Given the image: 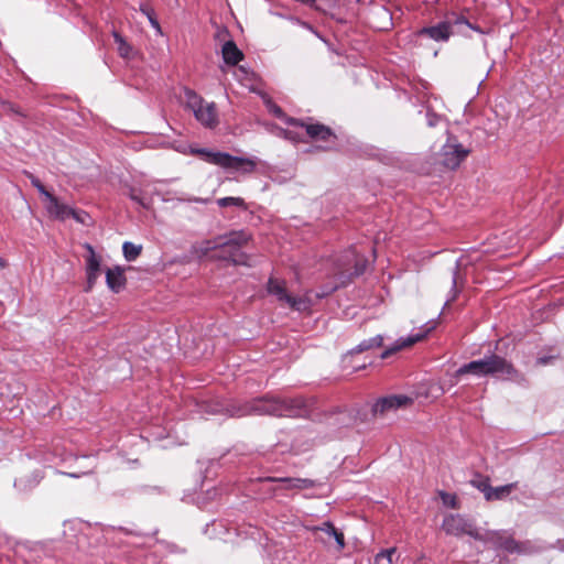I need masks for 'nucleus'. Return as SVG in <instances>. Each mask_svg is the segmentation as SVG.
Returning <instances> with one entry per match:
<instances>
[{
	"label": "nucleus",
	"instance_id": "1",
	"mask_svg": "<svg viewBox=\"0 0 564 564\" xmlns=\"http://www.w3.org/2000/svg\"><path fill=\"white\" fill-rule=\"evenodd\" d=\"M230 416H245L250 414L274 415L288 417H304L310 414L311 408L302 397L295 398H261L241 405L225 409Z\"/></svg>",
	"mask_w": 564,
	"mask_h": 564
},
{
	"label": "nucleus",
	"instance_id": "2",
	"mask_svg": "<svg viewBox=\"0 0 564 564\" xmlns=\"http://www.w3.org/2000/svg\"><path fill=\"white\" fill-rule=\"evenodd\" d=\"M250 239V235L243 230L232 231L228 235L218 236L212 240H206L202 247V253L207 254L210 251L218 252L214 256L217 259L229 261L236 265L248 264V257L241 251V247Z\"/></svg>",
	"mask_w": 564,
	"mask_h": 564
},
{
	"label": "nucleus",
	"instance_id": "3",
	"mask_svg": "<svg viewBox=\"0 0 564 564\" xmlns=\"http://www.w3.org/2000/svg\"><path fill=\"white\" fill-rule=\"evenodd\" d=\"M367 263V259L358 256L355 250L346 251L341 259L338 260L337 270L334 273L335 282L326 291L317 294V296L323 297L339 286L345 285L350 278L364 274Z\"/></svg>",
	"mask_w": 564,
	"mask_h": 564
},
{
	"label": "nucleus",
	"instance_id": "4",
	"mask_svg": "<svg viewBox=\"0 0 564 564\" xmlns=\"http://www.w3.org/2000/svg\"><path fill=\"white\" fill-rule=\"evenodd\" d=\"M185 107L189 109L195 119L205 128L214 129L218 126V112L214 102H206L194 90H184Z\"/></svg>",
	"mask_w": 564,
	"mask_h": 564
},
{
	"label": "nucleus",
	"instance_id": "5",
	"mask_svg": "<svg viewBox=\"0 0 564 564\" xmlns=\"http://www.w3.org/2000/svg\"><path fill=\"white\" fill-rule=\"evenodd\" d=\"M195 153L204 158V160L210 164L240 171L245 174L252 173L257 166V162L253 159L234 156L226 152H213L207 149H198Z\"/></svg>",
	"mask_w": 564,
	"mask_h": 564
},
{
	"label": "nucleus",
	"instance_id": "6",
	"mask_svg": "<svg viewBox=\"0 0 564 564\" xmlns=\"http://www.w3.org/2000/svg\"><path fill=\"white\" fill-rule=\"evenodd\" d=\"M442 529L448 535L462 536L469 535L475 540H482L484 534H480L475 523L462 514H448L444 518Z\"/></svg>",
	"mask_w": 564,
	"mask_h": 564
},
{
	"label": "nucleus",
	"instance_id": "7",
	"mask_svg": "<svg viewBox=\"0 0 564 564\" xmlns=\"http://www.w3.org/2000/svg\"><path fill=\"white\" fill-rule=\"evenodd\" d=\"M481 541L491 544L496 550H502L510 554H523L529 552L528 542L522 543L516 541L512 534L507 531H490L484 535Z\"/></svg>",
	"mask_w": 564,
	"mask_h": 564
},
{
	"label": "nucleus",
	"instance_id": "8",
	"mask_svg": "<svg viewBox=\"0 0 564 564\" xmlns=\"http://www.w3.org/2000/svg\"><path fill=\"white\" fill-rule=\"evenodd\" d=\"M468 154V149L464 148L456 138L449 137L440 151L438 162L448 170H455Z\"/></svg>",
	"mask_w": 564,
	"mask_h": 564
},
{
	"label": "nucleus",
	"instance_id": "9",
	"mask_svg": "<svg viewBox=\"0 0 564 564\" xmlns=\"http://www.w3.org/2000/svg\"><path fill=\"white\" fill-rule=\"evenodd\" d=\"M268 292L276 296L280 302H284L291 308L299 312L307 311L312 305L307 296L296 297L288 294L284 283L273 278L269 279Z\"/></svg>",
	"mask_w": 564,
	"mask_h": 564
},
{
	"label": "nucleus",
	"instance_id": "10",
	"mask_svg": "<svg viewBox=\"0 0 564 564\" xmlns=\"http://www.w3.org/2000/svg\"><path fill=\"white\" fill-rule=\"evenodd\" d=\"M488 376H495L508 380H517L520 377L518 370L506 358L491 354L485 357Z\"/></svg>",
	"mask_w": 564,
	"mask_h": 564
},
{
	"label": "nucleus",
	"instance_id": "11",
	"mask_svg": "<svg viewBox=\"0 0 564 564\" xmlns=\"http://www.w3.org/2000/svg\"><path fill=\"white\" fill-rule=\"evenodd\" d=\"M315 539L324 544H328L332 539L335 540L338 550L345 547V538L343 532L338 531L330 521H325L321 525L308 528Z\"/></svg>",
	"mask_w": 564,
	"mask_h": 564
},
{
	"label": "nucleus",
	"instance_id": "12",
	"mask_svg": "<svg viewBox=\"0 0 564 564\" xmlns=\"http://www.w3.org/2000/svg\"><path fill=\"white\" fill-rule=\"evenodd\" d=\"M84 248L87 250L88 254L85 257L86 262V275L87 283L85 291L89 292L95 286L99 275H100V267H101V258L95 252V249L91 245L85 243Z\"/></svg>",
	"mask_w": 564,
	"mask_h": 564
},
{
	"label": "nucleus",
	"instance_id": "13",
	"mask_svg": "<svg viewBox=\"0 0 564 564\" xmlns=\"http://www.w3.org/2000/svg\"><path fill=\"white\" fill-rule=\"evenodd\" d=\"M288 122L292 126L304 128L307 135L314 140L327 141L330 138L336 139V135L332 129L322 123H305L296 119H288Z\"/></svg>",
	"mask_w": 564,
	"mask_h": 564
},
{
	"label": "nucleus",
	"instance_id": "14",
	"mask_svg": "<svg viewBox=\"0 0 564 564\" xmlns=\"http://www.w3.org/2000/svg\"><path fill=\"white\" fill-rule=\"evenodd\" d=\"M452 34L453 31L451 20L442 21L436 25L422 28L416 32L419 37L427 36L436 42H447Z\"/></svg>",
	"mask_w": 564,
	"mask_h": 564
},
{
	"label": "nucleus",
	"instance_id": "15",
	"mask_svg": "<svg viewBox=\"0 0 564 564\" xmlns=\"http://www.w3.org/2000/svg\"><path fill=\"white\" fill-rule=\"evenodd\" d=\"M45 199L47 200L46 210L51 216L61 220L76 217V210L68 205L61 203L54 195L50 194Z\"/></svg>",
	"mask_w": 564,
	"mask_h": 564
},
{
	"label": "nucleus",
	"instance_id": "16",
	"mask_svg": "<svg viewBox=\"0 0 564 564\" xmlns=\"http://www.w3.org/2000/svg\"><path fill=\"white\" fill-rule=\"evenodd\" d=\"M410 403H412V399L406 395H403V394L390 395V397H386V398L378 400L376 402V404L373 405V412L376 414L377 413L382 414L389 410H397V409L405 406Z\"/></svg>",
	"mask_w": 564,
	"mask_h": 564
},
{
	"label": "nucleus",
	"instance_id": "17",
	"mask_svg": "<svg viewBox=\"0 0 564 564\" xmlns=\"http://www.w3.org/2000/svg\"><path fill=\"white\" fill-rule=\"evenodd\" d=\"M432 329H433V326L429 327L424 333H417L414 335H409L405 338H399L391 348H388L384 351H382L381 359H386V358L390 357L392 354H394L403 348L411 347L415 343L422 340L427 335V333L431 332Z\"/></svg>",
	"mask_w": 564,
	"mask_h": 564
},
{
	"label": "nucleus",
	"instance_id": "18",
	"mask_svg": "<svg viewBox=\"0 0 564 564\" xmlns=\"http://www.w3.org/2000/svg\"><path fill=\"white\" fill-rule=\"evenodd\" d=\"M127 279L124 276V270L116 265L109 268L106 271V283L107 286L115 293H119L126 285Z\"/></svg>",
	"mask_w": 564,
	"mask_h": 564
},
{
	"label": "nucleus",
	"instance_id": "19",
	"mask_svg": "<svg viewBox=\"0 0 564 564\" xmlns=\"http://www.w3.org/2000/svg\"><path fill=\"white\" fill-rule=\"evenodd\" d=\"M224 62L228 65H237L242 58L243 53L238 48L234 41H227L221 48Z\"/></svg>",
	"mask_w": 564,
	"mask_h": 564
},
{
	"label": "nucleus",
	"instance_id": "20",
	"mask_svg": "<svg viewBox=\"0 0 564 564\" xmlns=\"http://www.w3.org/2000/svg\"><path fill=\"white\" fill-rule=\"evenodd\" d=\"M486 360L485 358L473 360L468 364L463 365L460 368L457 369L456 376H462L466 373H471L478 377L488 376L486 370Z\"/></svg>",
	"mask_w": 564,
	"mask_h": 564
},
{
	"label": "nucleus",
	"instance_id": "21",
	"mask_svg": "<svg viewBox=\"0 0 564 564\" xmlns=\"http://www.w3.org/2000/svg\"><path fill=\"white\" fill-rule=\"evenodd\" d=\"M518 482H510L499 487H491L489 494L487 495V501L494 500H503L509 497V495L517 489Z\"/></svg>",
	"mask_w": 564,
	"mask_h": 564
},
{
	"label": "nucleus",
	"instance_id": "22",
	"mask_svg": "<svg viewBox=\"0 0 564 564\" xmlns=\"http://www.w3.org/2000/svg\"><path fill=\"white\" fill-rule=\"evenodd\" d=\"M382 344L383 337L381 335H377L375 337L365 339L355 349L350 351V356H352L354 354L362 352L365 350L381 347Z\"/></svg>",
	"mask_w": 564,
	"mask_h": 564
},
{
	"label": "nucleus",
	"instance_id": "23",
	"mask_svg": "<svg viewBox=\"0 0 564 564\" xmlns=\"http://www.w3.org/2000/svg\"><path fill=\"white\" fill-rule=\"evenodd\" d=\"M112 35L119 55L123 58H130L133 51L132 46L118 32L115 31Z\"/></svg>",
	"mask_w": 564,
	"mask_h": 564
},
{
	"label": "nucleus",
	"instance_id": "24",
	"mask_svg": "<svg viewBox=\"0 0 564 564\" xmlns=\"http://www.w3.org/2000/svg\"><path fill=\"white\" fill-rule=\"evenodd\" d=\"M141 245H134L130 241H126L122 245L123 257L127 261H134L141 254Z\"/></svg>",
	"mask_w": 564,
	"mask_h": 564
},
{
	"label": "nucleus",
	"instance_id": "25",
	"mask_svg": "<svg viewBox=\"0 0 564 564\" xmlns=\"http://www.w3.org/2000/svg\"><path fill=\"white\" fill-rule=\"evenodd\" d=\"M217 205L221 208L225 207H237L246 210L248 208L246 202L241 197H223L217 199Z\"/></svg>",
	"mask_w": 564,
	"mask_h": 564
},
{
	"label": "nucleus",
	"instance_id": "26",
	"mask_svg": "<svg viewBox=\"0 0 564 564\" xmlns=\"http://www.w3.org/2000/svg\"><path fill=\"white\" fill-rule=\"evenodd\" d=\"M470 484L477 488L479 491L484 494L485 499H487V495L489 494L491 486L488 477L477 476V478L473 479Z\"/></svg>",
	"mask_w": 564,
	"mask_h": 564
},
{
	"label": "nucleus",
	"instance_id": "27",
	"mask_svg": "<svg viewBox=\"0 0 564 564\" xmlns=\"http://www.w3.org/2000/svg\"><path fill=\"white\" fill-rule=\"evenodd\" d=\"M128 196L131 200L139 204L140 206H142L144 208H149L150 202L145 197L142 196V194L139 189L131 187L129 189Z\"/></svg>",
	"mask_w": 564,
	"mask_h": 564
},
{
	"label": "nucleus",
	"instance_id": "28",
	"mask_svg": "<svg viewBox=\"0 0 564 564\" xmlns=\"http://www.w3.org/2000/svg\"><path fill=\"white\" fill-rule=\"evenodd\" d=\"M457 274H458V271L457 269L454 270L453 272V278H452V290H451V295L446 300L445 302V306L449 305L452 302H454L458 295V289H457Z\"/></svg>",
	"mask_w": 564,
	"mask_h": 564
},
{
	"label": "nucleus",
	"instance_id": "29",
	"mask_svg": "<svg viewBox=\"0 0 564 564\" xmlns=\"http://www.w3.org/2000/svg\"><path fill=\"white\" fill-rule=\"evenodd\" d=\"M26 176L29 177L31 184L39 191V193L42 196L46 197L51 194L50 192L46 191V188L41 183V181L36 176H34L32 173H26Z\"/></svg>",
	"mask_w": 564,
	"mask_h": 564
},
{
	"label": "nucleus",
	"instance_id": "30",
	"mask_svg": "<svg viewBox=\"0 0 564 564\" xmlns=\"http://www.w3.org/2000/svg\"><path fill=\"white\" fill-rule=\"evenodd\" d=\"M395 547L382 550L376 555L375 560L376 562H379L381 558H387L389 564H393V555L395 554Z\"/></svg>",
	"mask_w": 564,
	"mask_h": 564
},
{
	"label": "nucleus",
	"instance_id": "31",
	"mask_svg": "<svg viewBox=\"0 0 564 564\" xmlns=\"http://www.w3.org/2000/svg\"><path fill=\"white\" fill-rule=\"evenodd\" d=\"M267 480L269 481H281L286 484L285 488L288 489H297L299 485L296 484V478H275V477H268Z\"/></svg>",
	"mask_w": 564,
	"mask_h": 564
},
{
	"label": "nucleus",
	"instance_id": "32",
	"mask_svg": "<svg viewBox=\"0 0 564 564\" xmlns=\"http://www.w3.org/2000/svg\"><path fill=\"white\" fill-rule=\"evenodd\" d=\"M297 489H310L317 486V481L308 478H296Z\"/></svg>",
	"mask_w": 564,
	"mask_h": 564
},
{
	"label": "nucleus",
	"instance_id": "33",
	"mask_svg": "<svg viewBox=\"0 0 564 564\" xmlns=\"http://www.w3.org/2000/svg\"><path fill=\"white\" fill-rule=\"evenodd\" d=\"M267 107L271 113H273L278 118H284L285 113L282 110L281 107H279L276 104L272 102L271 100L267 101Z\"/></svg>",
	"mask_w": 564,
	"mask_h": 564
},
{
	"label": "nucleus",
	"instance_id": "34",
	"mask_svg": "<svg viewBox=\"0 0 564 564\" xmlns=\"http://www.w3.org/2000/svg\"><path fill=\"white\" fill-rule=\"evenodd\" d=\"M446 20H451L452 21V28L454 25H460V24H465L467 26V24L469 22L465 17L456 15V14H453L452 18H447Z\"/></svg>",
	"mask_w": 564,
	"mask_h": 564
},
{
	"label": "nucleus",
	"instance_id": "35",
	"mask_svg": "<svg viewBox=\"0 0 564 564\" xmlns=\"http://www.w3.org/2000/svg\"><path fill=\"white\" fill-rule=\"evenodd\" d=\"M426 120H427V124L430 127H435L438 124L440 120H441V117L434 112H430L427 111L426 112Z\"/></svg>",
	"mask_w": 564,
	"mask_h": 564
},
{
	"label": "nucleus",
	"instance_id": "36",
	"mask_svg": "<svg viewBox=\"0 0 564 564\" xmlns=\"http://www.w3.org/2000/svg\"><path fill=\"white\" fill-rule=\"evenodd\" d=\"M143 13H145L149 18V21L153 28H155L158 31L161 30L160 24L158 20L152 15V13L147 9H141Z\"/></svg>",
	"mask_w": 564,
	"mask_h": 564
},
{
	"label": "nucleus",
	"instance_id": "37",
	"mask_svg": "<svg viewBox=\"0 0 564 564\" xmlns=\"http://www.w3.org/2000/svg\"><path fill=\"white\" fill-rule=\"evenodd\" d=\"M441 497L444 501L445 505H449L451 507L455 508V497L454 496H451L446 492H441Z\"/></svg>",
	"mask_w": 564,
	"mask_h": 564
},
{
	"label": "nucleus",
	"instance_id": "38",
	"mask_svg": "<svg viewBox=\"0 0 564 564\" xmlns=\"http://www.w3.org/2000/svg\"><path fill=\"white\" fill-rule=\"evenodd\" d=\"M280 134L283 135L285 139H289L292 141H299V139L292 131L281 129Z\"/></svg>",
	"mask_w": 564,
	"mask_h": 564
},
{
	"label": "nucleus",
	"instance_id": "39",
	"mask_svg": "<svg viewBox=\"0 0 564 564\" xmlns=\"http://www.w3.org/2000/svg\"><path fill=\"white\" fill-rule=\"evenodd\" d=\"M221 411H223V409H220V406L218 404H216L214 406L206 405V410H205V412L210 413V414H216Z\"/></svg>",
	"mask_w": 564,
	"mask_h": 564
},
{
	"label": "nucleus",
	"instance_id": "40",
	"mask_svg": "<svg viewBox=\"0 0 564 564\" xmlns=\"http://www.w3.org/2000/svg\"><path fill=\"white\" fill-rule=\"evenodd\" d=\"M57 474L65 475V476H68L70 478H80L82 476L87 475L88 473H82V474H79V473H64V471H59L58 470Z\"/></svg>",
	"mask_w": 564,
	"mask_h": 564
},
{
	"label": "nucleus",
	"instance_id": "41",
	"mask_svg": "<svg viewBox=\"0 0 564 564\" xmlns=\"http://www.w3.org/2000/svg\"><path fill=\"white\" fill-rule=\"evenodd\" d=\"M44 478V473L42 470H36L34 473L35 484H39Z\"/></svg>",
	"mask_w": 564,
	"mask_h": 564
},
{
	"label": "nucleus",
	"instance_id": "42",
	"mask_svg": "<svg viewBox=\"0 0 564 564\" xmlns=\"http://www.w3.org/2000/svg\"><path fill=\"white\" fill-rule=\"evenodd\" d=\"M552 358L551 357H541L538 359V364L539 365H546L549 362V360H551Z\"/></svg>",
	"mask_w": 564,
	"mask_h": 564
},
{
	"label": "nucleus",
	"instance_id": "43",
	"mask_svg": "<svg viewBox=\"0 0 564 564\" xmlns=\"http://www.w3.org/2000/svg\"><path fill=\"white\" fill-rule=\"evenodd\" d=\"M467 26L476 32L481 33V30L478 26L471 24L470 22H468Z\"/></svg>",
	"mask_w": 564,
	"mask_h": 564
},
{
	"label": "nucleus",
	"instance_id": "44",
	"mask_svg": "<svg viewBox=\"0 0 564 564\" xmlns=\"http://www.w3.org/2000/svg\"><path fill=\"white\" fill-rule=\"evenodd\" d=\"M6 267H7L6 260L0 257V269H4Z\"/></svg>",
	"mask_w": 564,
	"mask_h": 564
},
{
	"label": "nucleus",
	"instance_id": "45",
	"mask_svg": "<svg viewBox=\"0 0 564 564\" xmlns=\"http://www.w3.org/2000/svg\"><path fill=\"white\" fill-rule=\"evenodd\" d=\"M73 218L76 219L79 223H84V219L82 218V216L77 212H76V217H73Z\"/></svg>",
	"mask_w": 564,
	"mask_h": 564
},
{
	"label": "nucleus",
	"instance_id": "46",
	"mask_svg": "<svg viewBox=\"0 0 564 564\" xmlns=\"http://www.w3.org/2000/svg\"><path fill=\"white\" fill-rule=\"evenodd\" d=\"M365 367H366L365 365H361L359 367L354 368V370L356 371V370H359V369H364Z\"/></svg>",
	"mask_w": 564,
	"mask_h": 564
}]
</instances>
